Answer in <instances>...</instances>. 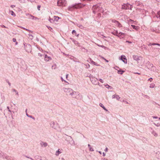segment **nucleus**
Here are the masks:
<instances>
[{
  "label": "nucleus",
  "instance_id": "61",
  "mask_svg": "<svg viewBox=\"0 0 160 160\" xmlns=\"http://www.w3.org/2000/svg\"><path fill=\"white\" fill-rule=\"evenodd\" d=\"M25 30H26L27 31H30V32H31V31H30L28 29H26H26H25Z\"/></svg>",
  "mask_w": 160,
  "mask_h": 160
},
{
  "label": "nucleus",
  "instance_id": "43",
  "mask_svg": "<svg viewBox=\"0 0 160 160\" xmlns=\"http://www.w3.org/2000/svg\"><path fill=\"white\" fill-rule=\"evenodd\" d=\"M73 42L75 44H78V42H77L76 41H75V40H74V41Z\"/></svg>",
  "mask_w": 160,
  "mask_h": 160
},
{
  "label": "nucleus",
  "instance_id": "9",
  "mask_svg": "<svg viewBox=\"0 0 160 160\" xmlns=\"http://www.w3.org/2000/svg\"><path fill=\"white\" fill-rule=\"evenodd\" d=\"M59 124L62 127H64L66 125V122L65 120H60L59 121Z\"/></svg>",
  "mask_w": 160,
  "mask_h": 160
},
{
  "label": "nucleus",
  "instance_id": "35",
  "mask_svg": "<svg viewBox=\"0 0 160 160\" xmlns=\"http://www.w3.org/2000/svg\"><path fill=\"white\" fill-rule=\"evenodd\" d=\"M119 35H120V37L122 36V35H123L125 34L124 33L122 32H120L118 33Z\"/></svg>",
  "mask_w": 160,
  "mask_h": 160
},
{
  "label": "nucleus",
  "instance_id": "6",
  "mask_svg": "<svg viewBox=\"0 0 160 160\" xmlns=\"http://www.w3.org/2000/svg\"><path fill=\"white\" fill-rule=\"evenodd\" d=\"M78 8L79 6L78 5H73L69 7L68 8V9L69 11H72L74 8Z\"/></svg>",
  "mask_w": 160,
  "mask_h": 160
},
{
  "label": "nucleus",
  "instance_id": "7",
  "mask_svg": "<svg viewBox=\"0 0 160 160\" xmlns=\"http://www.w3.org/2000/svg\"><path fill=\"white\" fill-rule=\"evenodd\" d=\"M133 58L134 60L137 61L138 62H139L141 58V57H139L137 55H134L133 56Z\"/></svg>",
  "mask_w": 160,
  "mask_h": 160
},
{
  "label": "nucleus",
  "instance_id": "34",
  "mask_svg": "<svg viewBox=\"0 0 160 160\" xmlns=\"http://www.w3.org/2000/svg\"><path fill=\"white\" fill-rule=\"evenodd\" d=\"M86 66V68H90V65L87 63V64H85Z\"/></svg>",
  "mask_w": 160,
  "mask_h": 160
},
{
  "label": "nucleus",
  "instance_id": "32",
  "mask_svg": "<svg viewBox=\"0 0 160 160\" xmlns=\"http://www.w3.org/2000/svg\"><path fill=\"white\" fill-rule=\"evenodd\" d=\"M98 7V5H96L95 6H93V9H98L97 8Z\"/></svg>",
  "mask_w": 160,
  "mask_h": 160
},
{
  "label": "nucleus",
  "instance_id": "50",
  "mask_svg": "<svg viewBox=\"0 0 160 160\" xmlns=\"http://www.w3.org/2000/svg\"><path fill=\"white\" fill-rule=\"evenodd\" d=\"M18 27H20V28H22V29H23L24 30H25V29H26V28H25L22 27H21V26H18Z\"/></svg>",
  "mask_w": 160,
  "mask_h": 160
},
{
  "label": "nucleus",
  "instance_id": "47",
  "mask_svg": "<svg viewBox=\"0 0 160 160\" xmlns=\"http://www.w3.org/2000/svg\"><path fill=\"white\" fill-rule=\"evenodd\" d=\"M108 148H107V147H106V148H105V149L104 151H105V152H108Z\"/></svg>",
  "mask_w": 160,
  "mask_h": 160
},
{
  "label": "nucleus",
  "instance_id": "2",
  "mask_svg": "<svg viewBox=\"0 0 160 160\" xmlns=\"http://www.w3.org/2000/svg\"><path fill=\"white\" fill-rule=\"evenodd\" d=\"M64 91L68 95H70L71 96L72 93L73 91L72 89L68 88H63Z\"/></svg>",
  "mask_w": 160,
  "mask_h": 160
},
{
  "label": "nucleus",
  "instance_id": "5",
  "mask_svg": "<svg viewBox=\"0 0 160 160\" xmlns=\"http://www.w3.org/2000/svg\"><path fill=\"white\" fill-rule=\"evenodd\" d=\"M66 3L65 0H59L57 2L58 5L61 6L64 5Z\"/></svg>",
  "mask_w": 160,
  "mask_h": 160
},
{
  "label": "nucleus",
  "instance_id": "3",
  "mask_svg": "<svg viewBox=\"0 0 160 160\" xmlns=\"http://www.w3.org/2000/svg\"><path fill=\"white\" fill-rule=\"evenodd\" d=\"M91 81L92 83L94 85L98 84L99 85V83L98 81V80L95 77H92L91 78Z\"/></svg>",
  "mask_w": 160,
  "mask_h": 160
},
{
  "label": "nucleus",
  "instance_id": "23",
  "mask_svg": "<svg viewBox=\"0 0 160 160\" xmlns=\"http://www.w3.org/2000/svg\"><path fill=\"white\" fill-rule=\"evenodd\" d=\"M132 27L135 30H138V27L134 25H131Z\"/></svg>",
  "mask_w": 160,
  "mask_h": 160
},
{
  "label": "nucleus",
  "instance_id": "39",
  "mask_svg": "<svg viewBox=\"0 0 160 160\" xmlns=\"http://www.w3.org/2000/svg\"><path fill=\"white\" fill-rule=\"evenodd\" d=\"M26 115L28 117L32 118V116L29 115L27 113H26Z\"/></svg>",
  "mask_w": 160,
  "mask_h": 160
},
{
  "label": "nucleus",
  "instance_id": "56",
  "mask_svg": "<svg viewBox=\"0 0 160 160\" xmlns=\"http://www.w3.org/2000/svg\"><path fill=\"white\" fill-rule=\"evenodd\" d=\"M11 7L12 8H13L14 7H15V6L14 5H11Z\"/></svg>",
  "mask_w": 160,
  "mask_h": 160
},
{
  "label": "nucleus",
  "instance_id": "63",
  "mask_svg": "<svg viewBox=\"0 0 160 160\" xmlns=\"http://www.w3.org/2000/svg\"><path fill=\"white\" fill-rule=\"evenodd\" d=\"M98 152L100 154H102V152L101 151H98Z\"/></svg>",
  "mask_w": 160,
  "mask_h": 160
},
{
  "label": "nucleus",
  "instance_id": "31",
  "mask_svg": "<svg viewBox=\"0 0 160 160\" xmlns=\"http://www.w3.org/2000/svg\"><path fill=\"white\" fill-rule=\"evenodd\" d=\"M35 17L32 16V15H31L29 17V18H32V19H34Z\"/></svg>",
  "mask_w": 160,
  "mask_h": 160
},
{
  "label": "nucleus",
  "instance_id": "60",
  "mask_svg": "<svg viewBox=\"0 0 160 160\" xmlns=\"http://www.w3.org/2000/svg\"><path fill=\"white\" fill-rule=\"evenodd\" d=\"M70 39L73 42L74 41V39H73V38H70Z\"/></svg>",
  "mask_w": 160,
  "mask_h": 160
},
{
  "label": "nucleus",
  "instance_id": "13",
  "mask_svg": "<svg viewBox=\"0 0 160 160\" xmlns=\"http://www.w3.org/2000/svg\"><path fill=\"white\" fill-rule=\"evenodd\" d=\"M40 144L42 147H46L48 146V144L47 143L43 142H41Z\"/></svg>",
  "mask_w": 160,
  "mask_h": 160
},
{
  "label": "nucleus",
  "instance_id": "37",
  "mask_svg": "<svg viewBox=\"0 0 160 160\" xmlns=\"http://www.w3.org/2000/svg\"><path fill=\"white\" fill-rule=\"evenodd\" d=\"M47 28L49 29L50 31H52V28L50 27H49V26H47Z\"/></svg>",
  "mask_w": 160,
  "mask_h": 160
},
{
  "label": "nucleus",
  "instance_id": "20",
  "mask_svg": "<svg viewBox=\"0 0 160 160\" xmlns=\"http://www.w3.org/2000/svg\"><path fill=\"white\" fill-rule=\"evenodd\" d=\"M156 17L157 18H158L160 19V11L157 12Z\"/></svg>",
  "mask_w": 160,
  "mask_h": 160
},
{
  "label": "nucleus",
  "instance_id": "51",
  "mask_svg": "<svg viewBox=\"0 0 160 160\" xmlns=\"http://www.w3.org/2000/svg\"><path fill=\"white\" fill-rule=\"evenodd\" d=\"M115 21H117L116 20H112V22H113V23H114L116 24V22H115Z\"/></svg>",
  "mask_w": 160,
  "mask_h": 160
},
{
  "label": "nucleus",
  "instance_id": "36",
  "mask_svg": "<svg viewBox=\"0 0 160 160\" xmlns=\"http://www.w3.org/2000/svg\"><path fill=\"white\" fill-rule=\"evenodd\" d=\"M71 142H72V143L71 144V145H75V143L73 139H72V140Z\"/></svg>",
  "mask_w": 160,
  "mask_h": 160
},
{
  "label": "nucleus",
  "instance_id": "15",
  "mask_svg": "<svg viewBox=\"0 0 160 160\" xmlns=\"http://www.w3.org/2000/svg\"><path fill=\"white\" fill-rule=\"evenodd\" d=\"M148 46H151V45H158V46H160V44H158V43H149L148 44Z\"/></svg>",
  "mask_w": 160,
  "mask_h": 160
},
{
  "label": "nucleus",
  "instance_id": "58",
  "mask_svg": "<svg viewBox=\"0 0 160 160\" xmlns=\"http://www.w3.org/2000/svg\"><path fill=\"white\" fill-rule=\"evenodd\" d=\"M126 42H128V43H132V42H130V41H126Z\"/></svg>",
  "mask_w": 160,
  "mask_h": 160
},
{
  "label": "nucleus",
  "instance_id": "18",
  "mask_svg": "<svg viewBox=\"0 0 160 160\" xmlns=\"http://www.w3.org/2000/svg\"><path fill=\"white\" fill-rule=\"evenodd\" d=\"M72 33L73 34H75V35L78 37L79 36V34H77L75 30H72Z\"/></svg>",
  "mask_w": 160,
  "mask_h": 160
},
{
  "label": "nucleus",
  "instance_id": "46",
  "mask_svg": "<svg viewBox=\"0 0 160 160\" xmlns=\"http://www.w3.org/2000/svg\"><path fill=\"white\" fill-rule=\"evenodd\" d=\"M116 95H113L112 96V98L113 99V98H115V96H116Z\"/></svg>",
  "mask_w": 160,
  "mask_h": 160
},
{
  "label": "nucleus",
  "instance_id": "10",
  "mask_svg": "<svg viewBox=\"0 0 160 160\" xmlns=\"http://www.w3.org/2000/svg\"><path fill=\"white\" fill-rule=\"evenodd\" d=\"M121 60L123 62L125 63H127V59H126V58H125V57L124 55H122L121 56Z\"/></svg>",
  "mask_w": 160,
  "mask_h": 160
},
{
  "label": "nucleus",
  "instance_id": "17",
  "mask_svg": "<svg viewBox=\"0 0 160 160\" xmlns=\"http://www.w3.org/2000/svg\"><path fill=\"white\" fill-rule=\"evenodd\" d=\"M116 22V24L117 26L119 28L121 27L122 26L120 23L118 21H115Z\"/></svg>",
  "mask_w": 160,
  "mask_h": 160
},
{
  "label": "nucleus",
  "instance_id": "26",
  "mask_svg": "<svg viewBox=\"0 0 160 160\" xmlns=\"http://www.w3.org/2000/svg\"><path fill=\"white\" fill-rule=\"evenodd\" d=\"M12 90L13 92H15L16 93V94L18 96L19 95L18 92L15 89H12Z\"/></svg>",
  "mask_w": 160,
  "mask_h": 160
},
{
  "label": "nucleus",
  "instance_id": "49",
  "mask_svg": "<svg viewBox=\"0 0 160 160\" xmlns=\"http://www.w3.org/2000/svg\"><path fill=\"white\" fill-rule=\"evenodd\" d=\"M152 117L153 118L157 119L158 118V117H157L154 116H152Z\"/></svg>",
  "mask_w": 160,
  "mask_h": 160
},
{
  "label": "nucleus",
  "instance_id": "42",
  "mask_svg": "<svg viewBox=\"0 0 160 160\" xmlns=\"http://www.w3.org/2000/svg\"><path fill=\"white\" fill-rule=\"evenodd\" d=\"M99 81L102 83H103V81L102 79H100Z\"/></svg>",
  "mask_w": 160,
  "mask_h": 160
},
{
  "label": "nucleus",
  "instance_id": "14",
  "mask_svg": "<svg viewBox=\"0 0 160 160\" xmlns=\"http://www.w3.org/2000/svg\"><path fill=\"white\" fill-rule=\"evenodd\" d=\"M118 33H118V32L117 31H115L114 32H112V34H113V35H116V36H118V37H120V35H119Z\"/></svg>",
  "mask_w": 160,
  "mask_h": 160
},
{
  "label": "nucleus",
  "instance_id": "41",
  "mask_svg": "<svg viewBox=\"0 0 160 160\" xmlns=\"http://www.w3.org/2000/svg\"><path fill=\"white\" fill-rule=\"evenodd\" d=\"M132 22H133V21L131 19H129V21H128V22H129V23H132Z\"/></svg>",
  "mask_w": 160,
  "mask_h": 160
},
{
  "label": "nucleus",
  "instance_id": "24",
  "mask_svg": "<svg viewBox=\"0 0 160 160\" xmlns=\"http://www.w3.org/2000/svg\"><path fill=\"white\" fill-rule=\"evenodd\" d=\"M152 134L154 135L155 137H157L158 136V134L154 131H153L152 132Z\"/></svg>",
  "mask_w": 160,
  "mask_h": 160
},
{
  "label": "nucleus",
  "instance_id": "52",
  "mask_svg": "<svg viewBox=\"0 0 160 160\" xmlns=\"http://www.w3.org/2000/svg\"><path fill=\"white\" fill-rule=\"evenodd\" d=\"M38 55L40 57H42V55L41 53H38Z\"/></svg>",
  "mask_w": 160,
  "mask_h": 160
},
{
  "label": "nucleus",
  "instance_id": "21",
  "mask_svg": "<svg viewBox=\"0 0 160 160\" xmlns=\"http://www.w3.org/2000/svg\"><path fill=\"white\" fill-rule=\"evenodd\" d=\"M155 84L153 83H151L149 86V88H153L154 87Z\"/></svg>",
  "mask_w": 160,
  "mask_h": 160
},
{
  "label": "nucleus",
  "instance_id": "54",
  "mask_svg": "<svg viewBox=\"0 0 160 160\" xmlns=\"http://www.w3.org/2000/svg\"><path fill=\"white\" fill-rule=\"evenodd\" d=\"M40 6H38V10H40Z\"/></svg>",
  "mask_w": 160,
  "mask_h": 160
},
{
  "label": "nucleus",
  "instance_id": "8",
  "mask_svg": "<svg viewBox=\"0 0 160 160\" xmlns=\"http://www.w3.org/2000/svg\"><path fill=\"white\" fill-rule=\"evenodd\" d=\"M79 95V93L78 92L73 91L71 97L73 98H76Z\"/></svg>",
  "mask_w": 160,
  "mask_h": 160
},
{
  "label": "nucleus",
  "instance_id": "1",
  "mask_svg": "<svg viewBox=\"0 0 160 160\" xmlns=\"http://www.w3.org/2000/svg\"><path fill=\"white\" fill-rule=\"evenodd\" d=\"M50 125L51 127L57 130H59L60 129L59 127V125L58 123H55L53 122H51L50 123Z\"/></svg>",
  "mask_w": 160,
  "mask_h": 160
},
{
  "label": "nucleus",
  "instance_id": "59",
  "mask_svg": "<svg viewBox=\"0 0 160 160\" xmlns=\"http://www.w3.org/2000/svg\"><path fill=\"white\" fill-rule=\"evenodd\" d=\"M70 39L73 42L74 41V39H73V38H70Z\"/></svg>",
  "mask_w": 160,
  "mask_h": 160
},
{
  "label": "nucleus",
  "instance_id": "27",
  "mask_svg": "<svg viewBox=\"0 0 160 160\" xmlns=\"http://www.w3.org/2000/svg\"><path fill=\"white\" fill-rule=\"evenodd\" d=\"M105 86L106 88H108V89H111L112 88L110 86L108 85V84L106 85H105Z\"/></svg>",
  "mask_w": 160,
  "mask_h": 160
},
{
  "label": "nucleus",
  "instance_id": "62",
  "mask_svg": "<svg viewBox=\"0 0 160 160\" xmlns=\"http://www.w3.org/2000/svg\"><path fill=\"white\" fill-rule=\"evenodd\" d=\"M79 27L81 28H82L83 27L82 25L79 26Z\"/></svg>",
  "mask_w": 160,
  "mask_h": 160
},
{
  "label": "nucleus",
  "instance_id": "53",
  "mask_svg": "<svg viewBox=\"0 0 160 160\" xmlns=\"http://www.w3.org/2000/svg\"><path fill=\"white\" fill-rule=\"evenodd\" d=\"M61 79L62 81H64L65 82H67L65 80H64L63 79V78L62 77H61Z\"/></svg>",
  "mask_w": 160,
  "mask_h": 160
},
{
  "label": "nucleus",
  "instance_id": "4",
  "mask_svg": "<svg viewBox=\"0 0 160 160\" xmlns=\"http://www.w3.org/2000/svg\"><path fill=\"white\" fill-rule=\"evenodd\" d=\"M25 46V49L26 51L29 52H31V51L32 46L29 44H27Z\"/></svg>",
  "mask_w": 160,
  "mask_h": 160
},
{
  "label": "nucleus",
  "instance_id": "40",
  "mask_svg": "<svg viewBox=\"0 0 160 160\" xmlns=\"http://www.w3.org/2000/svg\"><path fill=\"white\" fill-rule=\"evenodd\" d=\"M11 12H12V13H11L12 15L14 16L15 15V14L14 13V12L12 11H11Z\"/></svg>",
  "mask_w": 160,
  "mask_h": 160
},
{
  "label": "nucleus",
  "instance_id": "30",
  "mask_svg": "<svg viewBox=\"0 0 160 160\" xmlns=\"http://www.w3.org/2000/svg\"><path fill=\"white\" fill-rule=\"evenodd\" d=\"M28 36H29V38L31 39H32L33 38V36L32 35V34H28Z\"/></svg>",
  "mask_w": 160,
  "mask_h": 160
},
{
  "label": "nucleus",
  "instance_id": "33",
  "mask_svg": "<svg viewBox=\"0 0 160 160\" xmlns=\"http://www.w3.org/2000/svg\"><path fill=\"white\" fill-rule=\"evenodd\" d=\"M52 69H55L56 68V64H55L54 65H52Z\"/></svg>",
  "mask_w": 160,
  "mask_h": 160
},
{
  "label": "nucleus",
  "instance_id": "19",
  "mask_svg": "<svg viewBox=\"0 0 160 160\" xmlns=\"http://www.w3.org/2000/svg\"><path fill=\"white\" fill-rule=\"evenodd\" d=\"M60 149H58L56 152L55 155L56 156H58L61 153V152L59 151Z\"/></svg>",
  "mask_w": 160,
  "mask_h": 160
},
{
  "label": "nucleus",
  "instance_id": "28",
  "mask_svg": "<svg viewBox=\"0 0 160 160\" xmlns=\"http://www.w3.org/2000/svg\"><path fill=\"white\" fill-rule=\"evenodd\" d=\"M115 98L118 100H119L120 98V97L118 95H116L115 96Z\"/></svg>",
  "mask_w": 160,
  "mask_h": 160
},
{
  "label": "nucleus",
  "instance_id": "12",
  "mask_svg": "<svg viewBox=\"0 0 160 160\" xmlns=\"http://www.w3.org/2000/svg\"><path fill=\"white\" fill-rule=\"evenodd\" d=\"M52 60V58L49 56H48L47 55H45L44 58V60L46 62H48L49 60Z\"/></svg>",
  "mask_w": 160,
  "mask_h": 160
},
{
  "label": "nucleus",
  "instance_id": "45",
  "mask_svg": "<svg viewBox=\"0 0 160 160\" xmlns=\"http://www.w3.org/2000/svg\"><path fill=\"white\" fill-rule=\"evenodd\" d=\"M26 16H27L28 17H29L30 16L31 14H29V13H26Z\"/></svg>",
  "mask_w": 160,
  "mask_h": 160
},
{
  "label": "nucleus",
  "instance_id": "16",
  "mask_svg": "<svg viewBox=\"0 0 160 160\" xmlns=\"http://www.w3.org/2000/svg\"><path fill=\"white\" fill-rule=\"evenodd\" d=\"M99 106L101 107H102L106 111H108V110L105 108V107L102 104V103H100L99 104Z\"/></svg>",
  "mask_w": 160,
  "mask_h": 160
},
{
  "label": "nucleus",
  "instance_id": "22",
  "mask_svg": "<svg viewBox=\"0 0 160 160\" xmlns=\"http://www.w3.org/2000/svg\"><path fill=\"white\" fill-rule=\"evenodd\" d=\"M91 62L92 64H94V65L97 66H99L100 65L99 64H98L97 63L94 62L92 60H91Z\"/></svg>",
  "mask_w": 160,
  "mask_h": 160
},
{
  "label": "nucleus",
  "instance_id": "11",
  "mask_svg": "<svg viewBox=\"0 0 160 160\" xmlns=\"http://www.w3.org/2000/svg\"><path fill=\"white\" fill-rule=\"evenodd\" d=\"M129 4H124L123 5H122V9H127L129 8L128 7Z\"/></svg>",
  "mask_w": 160,
  "mask_h": 160
},
{
  "label": "nucleus",
  "instance_id": "38",
  "mask_svg": "<svg viewBox=\"0 0 160 160\" xmlns=\"http://www.w3.org/2000/svg\"><path fill=\"white\" fill-rule=\"evenodd\" d=\"M89 150H90V151H92V152L94 151L93 149L91 147H90L89 148Z\"/></svg>",
  "mask_w": 160,
  "mask_h": 160
},
{
  "label": "nucleus",
  "instance_id": "55",
  "mask_svg": "<svg viewBox=\"0 0 160 160\" xmlns=\"http://www.w3.org/2000/svg\"><path fill=\"white\" fill-rule=\"evenodd\" d=\"M102 154H103V157H104V156H105V155H106V154H105V153H104V152H103L102 153Z\"/></svg>",
  "mask_w": 160,
  "mask_h": 160
},
{
  "label": "nucleus",
  "instance_id": "29",
  "mask_svg": "<svg viewBox=\"0 0 160 160\" xmlns=\"http://www.w3.org/2000/svg\"><path fill=\"white\" fill-rule=\"evenodd\" d=\"M12 41L13 42H16V45H17L18 43V42H16V38H13L12 39Z\"/></svg>",
  "mask_w": 160,
  "mask_h": 160
},
{
  "label": "nucleus",
  "instance_id": "25",
  "mask_svg": "<svg viewBox=\"0 0 160 160\" xmlns=\"http://www.w3.org/2000/svg\"><path fill=\"white\" fill-rule=\"evenodd\" d=\"M124 72V71H123L118 70V73L119 74H122Z\"/></svg>",
  "mask_w": 160,
  "mask_h": 160
},
{
  "label": "nucleus",
  "instance_id": "64",
  "mask_svg": "<svg viewBox=\"0 0 160 160\" xmlns=\"http://www.w3.org/2000/svg\"><path fill=\"white\" fill-rule=\"evenodd\" d=\"M61 160H65L63 158H61Z\"/></svg>",
  "mask_w": 160,
  "mask_h": 160
},
{
  "label": "nucleus",
  "instance_id": "44",
  "mask_svg": "<svg viewBox=\"0 0 160 160\" xmlns=\"http://www.w3.org/2000/svg\"><path fill=\"white\" fill-rule=\"evenodd\" d=\"M154 124L156 126H157V127H158V126H160V124H158H158H155V123H154Z\"/></svg>",
  "mask_w": 160,
  "mask_h": 160
},
{
  "label": "nucleus",
  "instance_id": "48",
  "mask_svg": "<svg viewBox=\"0 0 160 160\" xmlns=\"http://www.w3.org/2000/svg\"><path fill=\"white\" fill-rule=\"evenodd\" d=\"M152 78H149L148 79V81H150V82H151L152 81Z\"/></svg>",
  "mask_w": 160,
  "mask_h": 160
},
{
  "label": "nucleus",
  "instance_id": "57",
  "mask_svg": "<svg viewBox=\"0 0 160 160\" xmlns=\"http://www.w3.org/2000/svg\"><path fill=\"white\" fill-rule=\"evenodd\" d=\"M103 58L107 62H108V60H107L106 59H105L104 58Z\"/></svg>",
  "mask_w": 160,
  "mask_h": 160
}]
</instances>
